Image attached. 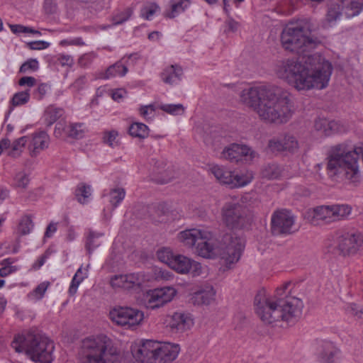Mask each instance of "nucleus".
Segmentation results:
<instances>
[{
    "mask_svg": "<svg viewBox=\"0 0 363 363\" xmlns=\"http://www.w3.org/2000/svg\"><path fill=\"white\" fill-rule=\"evenodd\" d=\"M313 30L310 20L301 19L287 23L280 35L281 47L286 51L303 56L277 62L275 72L279 78L298 91L325 89L333 71L331 63L320 55L306 54L319 43L316 37L311 35Z\"/></svg>",
    "mask_w": 363,
    "mask_h": 363,
    "instance_id": "f257e3e1",
    "label": "nucleus"
},
{
    "mask_svg": "<svg viewBox=\"0 0 363 363\" xmlns=\"http://www.w3.org/2000/svg\"><path fill=\"white\" fill-rule=\"evenodd\" d=\"M240 99L243 104L267 123L283 124L294 113V105L289 94L275 85H261L244 89Z\"/></svg>",
    "mask_w": 363,
    "mask_h": 363,
    "instance_id": "f03ea898",
    "label": "nucleus"
},
{
    "mask_svg": "<svg viewBox=\"0 0 363 363\" xmlns=\"http://www.w3.org/2000/svg\"><path fill=\"white\" fill-rule=\"evenodd\" d=\"M254 306L256 314L265 325L281 320L294 324L302 314L303 303L294 296H269L264 290H260L255 297Z\"/></svg>",
    "mask_w": 363,
    "mask_h": 363,
    "instance_id": "7ed1b4c3",
    "label": "nucleus"
},
{
    "mask_svg": "<svg viewBox=\"0 0 363 363\" xmlns=\"http://www.w3.org/2000/svg\"><path fill=\"white\" fill-rule=\"evenodd\" d=\"M360 157L363 161V147H357L350 141L331 145L327 152V169L333 176L345 177L352 183L361 179Z\"/></svg>",
    "mask_w": 363,
    "mask_h": 363,
    "instance_id": "20e7f679",
    "label": "nucleus"
},
{
    "mask_svg": "<svg viewBox=\"0 0 363 363\" xmlns=\"http://www.w3.org/2000/svg\"><path fill=\"white\" fill-rule=\"evenodd\" d=\"M11 347L17 352H25L34 362L51 363L54 343L47 337L33 333L18 335L11 342Z\"/></svg>",
    "mask_w": 363,
    "mask_h": 363,
    "instance_id": "39448f33",
    "label": "nucleus"
},
{
    "mask_svg": "<svg viewBox=\"0 0 363 363\" xmlns=\"http://www.w3.org/2000/svg\"><path fill=\"white\" fill-rule=\"evenodd\" d=\"M80 355L82 363H119L120 354L106 335L85 338Z\"/></svg>",
    "mask_w": 363,
    "mask_h": 363,
    "instance_id": "423d86ee",
    "label": "nucleus"
},
{
    "mask_svg": "<svg viewBox=\"0 0 363 363\" xmlns=\"http://www.w3.org/2000/svg\"><path fill=\"white\" fill-rule=\"evenodd\" d=\"M216 242L215 238L209 232L195 228L183 230V245L189 247L196 246V253L203 258L218 257L219 248Z\"/></svg>",
    "mask_w": 363,
    "mask_h": 363,
    "instance_id": "0eeeda50",
    "label": "nucleus"
},
{
    "mask_svg": "<svg viewBox=\"0 0 363 363\" xmlns=\"http://www.w3.org/2000/svg\"><path fill=\"white\" fill-rule=\"evenodd\" d=\"M220 214L224 225L231 230L247 228L252 220L249 209L239 202H225L221 208Z\"/></svg>",
    "mask_w": 363,
    "mask_h": 363,
    "instance_id": "6e6552de",
    "label": "nucleus"
},
{
    "mask_svg": "<svg viewBox=\"0 0 363 363\" xmlns=\"http://www.w3.org/2000/svg\"><path fill=\"white\" fill-rule=\"evenodd\" d=\"M219 253L218 257L223 260V264L228 268L237 263L245 248V241L242 238L230 234L223 237V242L218 245Z\"/></svg>",
    "mask_w": 363,
    "mask_h": 363,
    "instance_id": "1a4fd4ad",
    "label": "nucleus"
},
{
    "mask_svg": "<svg viewBox=\"0 0 363 363\" xmlns=\"http://www.w3.org/2000/svg\"><path fill=\"white\" fill-rule=\"evenodd\" d=\"M150 213V217L155 223H167L179 218V212L172 203H161L151 207L138 206L135 214L140 218L146 217Z\"/></svg>",
    "mask_w": 363,
    "mask_h": 363,
    "instance_id": "9d476101",
    "label": "nucleus"
},
{
    "mask_svg": "<svg viewBox=\"0 0 363 363\" xmlns=\"http://www.w3.org/2000/svg\"><path fill=\"white\" fill-rule=\"evenodd\" d=\"M109 318L115 324L131 328L139 325L143 320L144 315L141 311L130 307L116 306L108 313Z\"/></svg>",
    "mask_w": 363,
    "mask_h": 363,
    "instance_id": "9b49d317",
    "label": "nucleus"
},
{
    "mask_svg": "<svg viewBox=\"0 0 363 363\" xmlns=\"http://www.w3.org/2000/svg\"><path fill=\"white\" fill-rule=\"evenodd\" d=\"M295 217L286 209L275 211L271 218V233L273 235H287L295 231Z\"/></svg>",
    "mask_w": 363,
    "mask_h": 363,
    "instance_id": "f8f14e48",
    "label": "nucleus"
},
{
    "mask_svg": "<svg viewBox=\"0 0 363 363\" xmlns=\"http://www.w3.org/2000/svg\"><path fill=\"white\" fill-rule=\"evenodd\" d=\"M363 244V235L357 230L344 233L337 238L335 254L342 256L355 255Z\"/></svg>",
    "mask_w": 363,
    "mask_h": 363,
    "instance_id": "ddd939ff",
    "label": "nucleus"
},
{
    "mask_svg": "<svg viewBox=\"0 0 363 363\" xmlns=\"http://www.w3.org/2000/svg\"><path fill=\"white\" fill-rule=\"evenodd\" d=\"M176 291L172 287L149 290L145 295V303L147 308L155 309L172 301Z\"/></svg>",
    "mask_w": 363,
    "mask_h": 363,
    "instance_id": "4468645a",
    "label": "nucleus"
},
{
    "mask_svg": "<svg viewBox=\"0 0 363 363\" xmlns=\"http://www.w3.org/2000/svg\"><path fill=\"white\" fill-rule=\"evenodd\" d=\"M216 291L211 284H205L192 292H189L186 298L187 302L196 306H209L216 301Z\"/></svg>",
    "mask_w": 363,
    "mask_h": 363,
    "instance_id": "2eb2a0df",
    "label": "nucleus"
},
{
    "mask_svg": "<svg viewBox=\"0 0 363 363\" xmlns=\"http://www.w3.org/2000/svg\"><path fill=\"white\" fill-rule=\"evenodd\" d=\"M158 342L151 340H143L132 348V354L136 361L141 363H155V354Z\"/></svg>",
    "mask_w": 363,
    "mask_h": 363,
    "instance_id": "dca6fc26",
    "label": "nucleus"
},
{
    "mask_svg": "<svg viewBox=\"0 0 363 363\" xmlns=\"http://www.w3.org/2000/svg\"><path fill=\"white\" fill-rule=\"evenodd\" d=\"M221 155L223 158L237 163L242 160L252 161L256 153L247 145L233 143L225 147Z\"/></svg>",
    "mask_w": 363,
    "mask_h": 363,
    "instance_id": "f3484780",
    "label": "nucleus"
},
{
    "mask_svg": "<svg viewBox=\"0 0 363 363\" xmlns=\"http://www.w3.org/2000/svg\"><path fill=\"white\" fill-rule=\"evenodd\" d=\"M306 219L312 225L328 224L333 222L332 205L319 206L308 209L305 215Z\"/></svg>",
    "mask_w": 363,
    "mask_h": 363,
    "instance_id": "a211bd4d",
    "label": "nucleus"
},
{
    "mask_svg": "<svg viewBox=\"0 0 363 363\" xmlns=\"http://www.w3.org/2000/svg\"><path fill=\"white\" fill-rule=\"evenodd\" d=\"M155 354V363H167L173 361L179 352V345L158 342Z\"/></svg>",
    "mask_w": 363,
    "mask_h": 363,
    "instance_id": "6ab92c4d",
    "label": "nucleus"
},
{
    "mask_svg": "<svg viewBox=\"0 0 363 363\" xmlns=\"http://www.w3.org/2000/svg\"><path fill=\"white\" fill-rule=\"evenodd\" d=\"M50 137L45 131L32 134L28 148L31 157H36L40 152L48 147Z\"/></svg>",
    "mask_w": 363,
    "mask_h": 363,
    "instance_id": "aec40b11",
    "label": "nucleus"
},
{
    "mask_svg": "<svg viewBox=\"0 0 363 363\" xmlns=\"http://www.w3.org/2000/svg\"><path fill=\"white\" fill-rule=\"evenodd\" d=\"M315 130L320 132L325 136H329L335 133H342L345 131L344 125L336 121H328L325 118L316 119L314 124Z\"/></svg>",
    "mask_w": 363,
    "mask_h": 363,
    "instance_id": "412c9836",
    "label": "nucleus"
},
{
    "mask_svg": "<svg viewBox=\"0 0 363 363\" xmlns=\"http://www.w3.org/2000/svg\"><path fill=\"white\" fill-rule=\"evenodd\" d=\"M157 256L160 261L167 264L178 273L182 274V259L180 255H174L169 248L163 247L157 250Z\"/></svg>",
    "mask_w": 363,
    "mask_h": 363,
    "instance_id": "4be33fe9",
    "label": "nucleus"
},
{
    "mask_svg": "<svg viewBox=\"0 0 363 363\" xmlns=\"http://www.w3.org/2000/svg\"><path fill=\"white\" fill-rule=\"evenodd\" d=\"M320 363H339L341 359L340 350L333 343L325 342L319 353Z\"/></svg>",
    "mask_w": 363,
    "mask_h": 363,
    "instance_id": "5701e85b",
    "label": "nucleus"
},
{
    "mask_svg": "<svg viewBox=\"0 0 363 363\" xmlns=\"http://www.w3.org/2000/svg\"><path fill=\"white\" fill-rule=\"evenodd\" d=\"M149 280L150 277L143 272L123 274V289H133L140 288Z\"/></svg>",
    "mask_w": 363,
    "mask_h": 363,
    "instance_id": "b1692460",
    "label": "nucleus"
},
{
    "mask_svg": "<svg viewBox=\"0 0 363 363\" xmlns=\"http://www.w3.org/2000/svg\"><path fill=\"white\" fill-rule=\"evenodd\" d=\"M209 172L220 184L228 186L230 188L231 184H233L232 180L233 172L226 167L218 164H213L209 167Z\"/></svg>",
    "mask_w": 363,
    "mask_h": 363,
    "instance_id": "393cba45",
    "label": "nucleus"
},
{
    "mask_svg": "<svg viewBox=\"0 0 363 363\" xmlns=\"http://www.w3.org/2000/svg\"><path fill=\"white\" fill-rule=\"evenodd\" d=\"M343 14L347 18L358 15L363 9V0H338Z\"/></svg>",
    "mask_w": 363,
    "mask_h": 363,
    "instance_id": "a878e982",
    "label": "nucleus"
},
{
    "mask_svg": "<svg viewBox=\"0 0 363 363\" xmlns=\"http://www.w3.org/2000/svg\"><path fill=\"white\" fill-rule=\"evenodd\" d=\"M181 68L179 65H170L166 67L160 74L162 81L169 84H177L179 82Z\"/></svg>",
    "mask_w": 363,
    "mask_h": 363,
    "instance_id": "bb28decb",
    "label": "nucleus"
},
{
    "mask_svg": "<svg viewBox=\"0 0 363 363\" xmlns=\"http://www.w3.org/2000/svg\"><path fill=\"white\" fill-rule=\"evenodd\" d=\"M202 273L201 264L192 259L183 256V274H188L195 277Z\"/></svg>",
    "mask_w": 363,
    "mask_h": 363,
    "instance_id": "cd10ccee",
    "label": "nucleus"
},
{
    "mask_svg": "<svg viewBox=\"0 0 363 363\" xmlns=\"http://www.w3.org/2000/svg\"><path fill=\"white\" fill-rule=\"evenodd\" d=\"M254 179V174L251 171H245L240 174H233V183L231 184L230 188H240L250 184Z\"/></svg>",
    "mask_w": 363,
    "mask_h": 363,
    "instance_id": "c85d7f7f",
    "label": "nucleus"
},
{
    "mask_svg": "<svg viewBox=\"0 0 363 363\" xmlns=\"http://www.w3.org/2000/svg\"><path fill=\"white\" fill-rule=\"evenodd\" d=\"M333 222L346 218L352 211V208L347 204L332 205Z\"/></svg>",
    "mask_w": 363,
    "mask_h": 363,
    "instance_id": "c756f323",
    "label": "nucleus"
},
{
    "mask_svg": "<svg viewBox=\"0 0 363 363\" xmlns=\"http://www.w3.org/2000/svg\"><path fill=\"white\" fill-rule=\"evenodd\" d=\"M160 174L158 177L155 178L156 182L163 184L170 182L174 178L179 175V172H176L173 166H168L163 171H159L157 172Z\"/></svg>",
    "mask_w": 363,
    "mask_h": 363,
    "instance_id": "7c9ffc66",
    "label": "nucleus"
},
{
    "mask_svg": "<svg viewBox=\"0 0 363 363\" xmlns=\"http://www.w3.org/2000/svg\"><path fill=\"white\" fill-rule=\"evenodd\" d=\"M340 4L338 0H335L330 4L326 14V21L328 23L335 22L343 14Z\"/></svg>",
    "mask_w": 363,
    "mask_h": 363,
    "instance_id": "2f4dec72",
    "label": "nucleus"
},
{
    "mask_svg": "<svg viewBox=\"0 0 363 363\" xmlns=\"http://www.w3.org/2000/svg\"><path fill=\"white\" fill-rule=\"evenodd\" d=\"M284 152L295 153L299 149V144L296 138L292 135L286 134L281 138Z\"/></svg>",
    "mask_w": 363,
    "mask_h": 363,
    "instance_id": "473e14b6",
    "label": "nucleus"
},
{
    "mask_svg": "<svg viewBox=\"0 0 363 363\" xmlns=\"http://www.w3.org/2000/svg\"><path fill=\"white\" fill-rule=\"evenodd\" d=\"M127 72V67L122 65L120 62H117L108 67L103 78L108 79L116 75L124 76Z\"/></svg>",
    "mask_w": 363,
    "mask_h": 363,
    "instance_id": "72a5a7b5",
    "label": "nucleus"
},
{
    "mask_svg": "<svg viewBox=\"0 0 363 363\" xmlns=\"http://www.w3.org/2000/svg\"><path fill=\"white\" fill-rule=\"evenodd\" d=\"M262 177L267 179H275L281 175V169L276 164H268L263 167Z\"/></svg>",
    "mask_w": 363,
    "mask_h": 363,
    "instance_id": "f704fd0d",
    "label": "nucleus"
},
{
    "mask_svg": "<svg viewBox=\"0 0 363 363\" xmlns=\"http://www.w3.org/2000/svg\"><path fill=\"white\" fill-rule=\"evenodd\" d=\"M148 127L142 123H133L129 127V133L133 137L145 138L148 135Z\"/></svg>",
    "mask_w": 363,
    "mask_h": 363,
    "instance_id": "c9c22d12",
    "label": "nucleus"
},
{
    "mask_svg": "<svg viewBox=\"0 0 363 363\" xmlns=\"http://www.w3.org/2000/svg\"><path fill=\"white\" fill-rule=\"evenodd\" d=\"M91 196V186L85 184H79L75 190V196L80 203H84Z\"/></svg>",
    "mask_w": 363,
    "mask_h": 363,
    "instance_id": "e433bc0d",
    "label": "nucleus"
},
{
    "mask_svg": "<svg viewBox=\"0 0 363 363\" xmlns=\"http://www.w3.org/2000/svg\"><path fill=\"white\" fill-rule=\"evenodd\" d=\"M63 113L62 108L52 106L48 107L45 111V117L48 125H52Z\"/></svg>",
    "mask_w": 363,
    "mask_h": 363,
    "instance_id": "4c0bfd02",
    "label": "nucleus"
},
{
    "mask_svg": "<svg viewBox=\"0 0 363 363\" xmlns=\"http://www.w3.org/2000/svg\"><path fill=\"white\" fill-rule=\"evenodd\" d=\"M103 236L102 233H95L93 231H90L89 234L87 237V240L86 243V247L88 250L89 253L96 247H99L101 245L100 238Z\"/></svg>",
    "mask_w": 363,
    "mask_h": 363,
    "instance_id": "58836bf2",
    "label": "nucleus"
},
{
    "mask_svg": "<svg viewBox=\"0 0 363 363\" xmlns=\"http://www.w3.org/2000/svg\"><path fill=\"white\" fill-rule=\"evenodd\" d=\"M346 313L357 320H363V306L354 303H350L345 306Z\"/></svg>",
    "mask_w": 363,
    "mask_h": 363,
    "instance_id": "ea45409f",
    "label": "nucleus"
},
{
    "mask_svg": "<svg viewBox=\"0 0 363 363\" xmlns=\"http://www.w3.org/2000/svg\"><path fill=\"white\" fill-rule=\"evenodd\" d=\"M69 123H67L65 121H59L55 128L54 135L56 138H70Z\"/></svg>",
    "mask_w": 363,
    "mask_h": 363,
    "instance_id": "a19ab883",
    "label": "nucleus"
},
{
    "mask_svg": "<svg viewBox=\"0 0 363 363\" xmlns=\"http://www.w3.org/2000/svg\"><path fill=\"white\" fill-rule=\"evenodd\" d=\"M125 195V191L123 188H115L111 190L110 202L113 205V208H116L118 203L123 200Z\"/></svg>",
    "mask_w": 363,
    "mask_h": 363,
    "instance_id": "79ce46f5",
    "label": "nucleus"
},
{
    "mask_svg": "<svg viewBox=\"0 0 363 363\" xmlns=\"http://www.w3.org/2000/svg\"><path fill=\"white\" fill-rule=\"evenodd\" d=\"M26 143L27 137H21L13 141L9 155L13 157H18Z\"/></svg>",
    "mask_w": 363,
    "mask_h": 363,
    "instance_id": "37998d69",
    "label": "nucleus"
},
{
    "mask_svg": "<svg viewBox=\"0 0 363 363\" xmlns=\"http://www.w3.org/2000/svg\"><path fill=\"white\" fill-rule=\"evenodd\" d=\"M70 132V138L74 139H80L83 138L85 128L84 123H69V129Z\"/></svg>",
    "mask_w": 363,
    "mask_h": 363,
    "instance_id": "c03bdc74",
    "label": "nucleus"
},
{
    "mask_svg": "<svg viewBox=\"0 0 363 363\" xmlns=\"http://www.w3.org/2000/svg\"><path fill=\"white\" fill-rule=\"evenodd\" d=\"M30 99L29 91H21L15 94L11 101L13 106H17L26 104Z\"/></svg>",
    "mask_w": 363,
    "mask_h": 363,
    "instance_id": "a18cd8bd",
    "label": "nucleus"
},
{
    "mask_svg": "<svg viewBox=\"0 0 363 363\" xmlns=\"http://www.w3.org/2000/svg\"><path fill=\"white\" fill-rule=\"evenodd\" d=\"M182 7V0H171L169 8L165 11L164 16L166 18H172L179 14V9Z\"/></svg>",
    "mask_w": 363,
    "mask_h": 363,
    "instance_id": "49530a36",
    "label": "nucleus"
},
{
    "mask_svg": "<svg viewBox=\"0 0 363 363\" xmlns=\"http://www.w3.org/2000/svg\"><path fill=\"white\" fill-rule=\"evenodd\" d=\"M33 226L32 219L30 216L23 217L18 225V232L21 235L28 234Z\"/></svg>",
    "mask_w": 363,
    "mask_h": 363,
    "instance_id": "de8ad7c7",
    "label": "nucleus"
},
{
    "mask_svg": "<svg viewBox=\"0 0 363 363\" xmlns=\"http://www.w3.org/2000/svg\"><path fill=\"white\" fill-rule=\"evenodd\" d=\"M79 274H82V268L78 269L72 280L71 285L69 289V293L72 296L77 293L79 285L86 277V276H79Z\"/></svg>",
    "mask_w": 363,
    "mask_h": 363,
    "instance_id": "09e8293b",
    "label": "nucleus"
},
{
    "mask_svg": "<svg viewBox=\"0 0 363 363\" xmlns=\"http://www.w3.org/2000/svg\"><path fill=\"white\" fill-rule=\"evenodd\" d=\"M118 133L116 130L106 131L104 133L103 141L110 147H115L118 145V142L116 140Z\"/></svg>",
    "mask_w": 363,
    "mask_h": 363,
    "instance_id": "8fccbe9b",
    "label": "nucleus"
},
{
    "mask_svg": "<svg viewBox=\"0 0 363 363\" xmlns=\"http://www.w3.org/2000/svg\"><path fill=\"white\" fill-rule=\"evenodd\" d=\"M14 182L16 187L26 189L29 184L30 179L26 172H20L16 174Z\"/></svg>",
    "mask_w": 363,
    "mask_h": 363,
    "instance_id": "3c124183",
    "label": "nucleus"
},
{
    "mask_svg": "<svg viewBox=\"0 0 363 363\" xmlns=\"http://www.w3.org/2000/svg\"><path fill=\"white\" fill-rule=\"evenodd\" d=\"M132 15V10L130 8L126 9L123 11L115 15L113 17V25L121 24L127 21Z\"/></svg>",
    "mask_w": 363,
    "mask_h": 363,
    "instance_id": "603ef678",
    "label": "nucleus"
},
{
    "mask_svg": "<svg viewBox=\"0 0 363 363\" xmlns=\"http://www.w3.org/2000/svg\"><path fill=\"white\" fill-rule=\"evenodd\" d=\"M160 9V7L155 4H152L150 6H144L141 11H140V14L142 16V17H143L144 18L147 19V20H150V18L157 11H159Z\"/></svg>",
    "mask_w": 363,
    "mask_h": 363,
    "instance_id": "864d4df0",
    "label": "nucleus"
},
{
    "mask_svg": "<svg viewBox=\"0 0 363 363\" xmlns=\"http://www.w3.org/2000/svg\"><path fill=\"white\" fill-rule=\"evenodd\" d=\"M268 147L272 152H284L281 138L271 139L268 143Z\"/></svg>",
    "mask_w": 363,
    "mask_h": 363,
    "instance_id": "5fc2aeb1",
    "label": "nucleus"
},
{
    "mask_svg": "<svg viewBox=\"0 0 363 363\" xmlns=\"http://www.w3.org/2000/svg\"><path fill=\"white\" fill-rule=\"evenodd\" d=\"M50 283L48 281L40 283L30 294L36 299H40L44 296Z\"/></svg>",
    "mask_w": 363,
    "mask_h": 363,
    "instance_id": "6e6d98bb",
    "label": "nucleus"
},
{
    "mask_svg": "<svg viewBox=\"0 0 363 363\" xmlns=\"http://www.w3.org/2000/svg\"><path fill=\"white\" fill-rule=\"evenodd\" d=\"M38 68V62L35 59H30L25 62L20 67L19 72L21 73H25L28 70L30 69L33 71L37 70Z\"/></svg>",
    "mask_w": 363,
    "mask_h": 363,
    "instance_id": "4d7b16f0",
    "label": "nucleus"
},
{
    "mask_svg": "<svg viewBox=\"0 0 363 363\" xmlns=\"http://www.w3.org/2000/svg\"><path fill=\"white\" fill-rule=\"evenodd\" d=\"M50 43L43 40L32 41L26 43V46L30 50H43L48 48Z\"/></svg>",
    "mask_w": 363,
    "mask_h": 363,
    "instance_id": "13d9d810",
    "label": "nucleus"
},
{
    "mask_svg": "<svg viewBox=\"0 0 363 363\" xmlns=\"http://www.w3.org/2000/svg\"><path fill=\"white\" fill-rule=\"evenodd\" d=\"M160 108L168 113L174 114L182 110V104H162Z\"/></svg>",
    "mask_w": 363,
    "mask_h": 363,
    "instance_id": "bf43d9fd",
    "label": "nucleus"
},
{
    "mask_svg": "<svg viewBox=\"0 0 363 363\" xmlns=\"http://www.w3.org/2000/svg\"><path fill=\"white\" fill-rule=\"evenodd\" d=\"M194 325V316L190 313H183V331L190 330Z\"/></svg>",
    "mask_w": 363,
    "mask_h": 363,
    "instance_id": "052dcab7",
    "label": "nucleus"
},
{
    "mask_svg": "<svg viewBox=\"0 0 363 363\" xmlns=\"http://www.w3.org/2000/svg\"><path fill=\"white\" fill-rule=\"evenodd\" d=\"M110 284L113 288L123 289V274L114 275L111 278Z\"/></svg>",
    "mask_w": 363,
    "mask_h": 363,
    "instance_id": "680f3d73",
    "label": "nucleus"
},
{
    "mask_svg": "<svg viewBox=\"0 0 363 363\" xmlns=\"http://www.w3.org/2000/svg\"><path fill=\"white\" fill-rule=\"evenodd\" d=\"M57 9V4L55 0H45L44 9L47 13H55Z\"/></svg>",
    "mask_w": 363,
    "mask_h": 363,
    "instance_id": "e2e57ef3",
    "label": "nucleus"
},
{
    "mask_svg": "<svg viewBox=\"0 0 363 363\" xmlns=\"http://www.w3.org/2000/svg\"><path fill=\"white\" fill-rule=\"evenodd\" d=\"M225 25L226 28L225 30V32L226 33L235 32L239 27L238 22L235 21L230 17H228V19L225 21Z\"/></svg>",
    "mask_w": 363,
    "mask_h": 363,
    "instance_id": "0e129e2a",
    "label": "nucleus"
},
{
    "mask_svg": "<svg viewBox=\"0 0 363 363\" xmlns=\"http://www.w3.org/2000/svg\"><path fill=\"white\" fill-rule=\"evenodd\" d=\"M155 274L156 279L158 280H168L172 277L169 272H167L166 270L162 269L160 268H156L155 269Z\"/></svg>",
    "mask_w": 363,
    "mask_h": 363,
    "instance_id": "69168bd1",
    "label": "nucleus"
},
{
    "mask_svg": "<svg viewBox=\"0 0 363 363\" xmlns=\"http://www.w3.org/2000/svg\"><path fill=\"white\" fill-rule=\"evenodd\" d=\"M86 83V78L85 75H82L79 77L72 84L71 86L75 89L76 90H81L84 88V85Z\"/></svg>",
    "mask_w": 363,
    "mask_h": 363,
    "instance_id": "338daca9",
    "label": "nucleus"
},
{
    "mask_svg": "<svg viewBox=\"0 0 363 363\" xmlns=\"http://www.w3.org/2000/svg\"><path fill=\"white\" fill-rule=\"evenodd\" d=\"M36 83V79L33 77H23L18 81L20 86H28L29 87L33 86Z\"/></svg>",
    "mask_w": 363,
    "mask_h": 363,
    "instance_id": "774afa93",
    "label": "nucleus"
}]
</instances>
